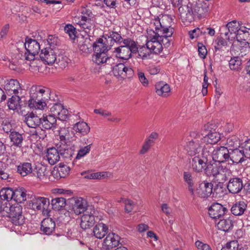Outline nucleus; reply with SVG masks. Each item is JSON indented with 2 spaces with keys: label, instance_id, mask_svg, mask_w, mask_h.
<instances>
[{
  "label": "nucleus",
  "instance_id": "obj_57",
  "mask_svg": "<svg viewBox=\"0 0 250 250\" xmlns=\"http://www.w3.org/2000/svg\"><path fill=\"white\" fill-rule=\"evenodd\" d=\"M224 182L219 181L218 183L216 184L215 186L213 187V194L215 195L216 196H221L223 195L224 193L225 188L223 187V183Z\"/></svg>",
  "mask_w": 250,
  "mask_h": 250
},
{
  "label": "nucleus",
  "instance_id": "obj_39",
  "mask_svg": "<svg viewBox=\"0 0 250 250\" xmlns=\"http://www.w3.org/2000/svg\"><path fill=\"white\" fill-rule=\"evenodd\" d=\"M32 171V166L30 163H22L17 166V172L23 177L31 174Z\"/></svg>",
  "mask_w": 250,
  "mask_h": 250
},
{
  "label": "nucleus",
  "instance_id": "obj_10",
  "mask_svg": "<svg viewBox=\"0 0 250 250\" xmlns=\"http://www.w3.org/2000/svg\"><path fill=\"white\" fill-rule=\"evenodd\" d=\"M24 46L26 52L24 53L25 59L27 61H34L35 55L39 53L40 49L39 43L35 40L27 38Z\"/></svg>",
  "mask_w": 250,
  "mask_h": 250
},
{
  "label": "nucleus",
  "instance_id": "obj_63",
  "mask_svg": "<svg viewBox=\"0 0 250 250\" xmlns=\"http://www.w3.org/2000/svg\"><path fill=\"white\" fill-rule=\"evenodd\" d=\"M108 35L114 41L115 43H121L123 42V38L121 35L117 32L110 31L108 33Z\"/></svg>",
  "mask_w": 250,
  "mask_h": 250
},
{
  "label": "nucleus",
  "instance_id": "obj_5",
  "mask_svg": "<svg viewBox=\"0 0 250 250\" xmlns=\"http://www.w3.org/2000/svg\"><path fill=\"white\" fill-rule=\"evenodd\" d=\"M7 204L3 207V210L8 214V217L10 221L15 226H21L23 225L25 222L24 216L22 214V208L18 203L9 206Z\"/></svg>",
  "mask_w": 250,
  "mask_h": 250
},
{
  "label": "nucleus",
  "instance_id": "obj_62",
  "mask_svg": "<svg viewBox=\"0 0 250 250\" xmlns=\"http://www.w3.org/2000/svg\"><path fill=\"white\" fill-rule=\"evenodd\" d=\"M102 39H103L105 44L106 45V48H107L108 51L110 50L112 46L114 45L115 42L114 41L112 40V39L110 38V37L108 35V34H104Z\"/></svg>",
  "mask_w": 250,
  "mask_h": 250
},
{
  "label": "nucleus",
  "instance_id": "obj_49",
  "mask_svg": "<svg viewBox=\"0 0 250 250\" xmlns=\"http://www.w3.org/2000/svg\"><path fill=\"white\" fill-rule=\"evenodd\" d=\"M229 250H248V245L239 244L238 241H231L226 244Z\"/></svg>",
  "mask_w": 250,
  "mask_h": 250
},
{
  "label": "nucleus",
  "instance_id": "obj_32",
  "mask_svg": "<svg viewBox=\"0 0 250 250\" xmlns=\"http://www.w3.org/2000/svg\"><path fill=\"white\" fill-rule=\"evenodd\" d=\"M89 206H87L85 200L80 198L75 201V204L73 205L72 209L76 215H79L81 213L83 214Z\"/></svg>",
  "mask_w": 250,
  "mask_h": 250
},
{
  "label": "nucleus",
  "instance_id": "obj_4",
  "mask_svg": "<svg viewBox=\"0 0 250 250\" xmlns=\"http://www.w3.org/2000/svg\"><path fill=\"white\" fill-rule=\"evenodd\" d=\"M172 22L171 17L168 15H165L155 19L151 24L154 26V31L160 34L167 32V34L170 35L173 34L174 31V28L171 27Z\"/></svg>",
  "mask_w": 250,
  "mask_h": 250
},
{
  "label": "nucleus",
  "instance_id": "obj_55",
  "mask_svg": "<svg viewBox=\"0 0 250 250\" xmlns=\"http://www.w3.org/2000/svg\"><path fill=\"white\" fill-rule=\"evenodd\" d=\"M47 45L46 47L52 48L54 50H57L56 47L60 45V42L57 37L53 35H49L47 39Z\"/></svg>",
  "mask_w": 250,
  "mask_h": 250
},
{
  "label": "nucleus",
  "instance_id": "obj_27",
  "mask_svg": "<svg viewBox=\"0 0 250 250\" xmlns=\"http://www.w3.org/2000/svg\"><path fill=\"white\" fill-rule=\"evenodd\" d=\"M55 226V223L52 218H45L42 221L41 230L44 234L50 235L54 230Z\"/></svg>",
  "mask_w": 250,
  "mask_h": 250
},
{
  "label": "nucleus",
  "instance_id": "obj_54",
  "mask_svg": "<svg viewBox=\"0 0 250 250\" xmlns=\"http://www.w3.org/2000/svg\"><path fill=\"white\" fill-rule=\"evenodd\" d=\"M208 7L206 3L202 2L197 3L194 8L193 13H195L199 16H203L208 12Z\"/></svg>",
  "mask_w": 250,
  "mask_h": 250
},
{
  "label": "nucleus",
  "instance_id": "obj_53",
  "mask_svg": "<svg viewBox=\"0 0 250 250\" xmlns=\"http://www.w3.org/2000/svg\"><path fill=\"white\" fill-rule=\"evenodd\" d=\"M35 176L40 180H46L47 179L49 171L43 166L38 167Z\"/></svg>",
  "mask_w": 250,
  "mask_h": 250
},
{
  "label": "nucleus",
  "instance_id": "obj_21",
  "mask_svg": "<svg viewBox=\"0 0 250 250\" xmlns=\"http://www.w3.org/2000/svg\"><path fill=\"white\" fill-rule=\"evenodd\" d=\"M50 112L53 116L61 120H65L67 117V110L63 108V105L61 103H54L53 106L50 107Z\"/></svg>",
  "mask_w": 250,
  "mask_h": 250
},
{
  "label": "nucleus",
  "instance_id": "obj_26",
  "mask_svg": "<svg viewBox=\"0 0 250 250\" xmlns=\"http://www.w3.org/2000/svg\"><path fill=\"white\" fill-rule=\"evenodd\" d=\"M24 122L28 127L35 128L41 124L42 118L32 112L26 115Z\"/></svg>",
  "mask_w": 250,
  "mask_h": 250
},
{
  "label": "nucleus",
  "instance_id": "obj_31",
  "mask_svg": "<svg viewBox=\"0 0 250 250\" xmlns=\"http://www.w3.org/2000/svg\"><path fill=\"white\" fill-rule=\"evenodd\" d=\"M244 151L238 149L231 150L229 151V162L231 161L232 163L238 164L243 162L244 159Z\"/></svg>",
  "mask_w": 250,
  "mask_h": 250
},
{
  "label": "nucleus",
  "instance_id": "obj_11",
  "mask_svg": "<svg viewBox=\"0 0 250 250\" xmlns=\"http://www.w3.org/2000/svg\"><path fill=\"white\" fill-rule=\"evenodd\" d=\"M114 75L118 79H130L134 76L133 69L125 63H119L112 67Z\"/></svg>",
  "mask_w": 250,
  "mask_h": 250
},
{
  "label": "nucleus",
  "instance_id": "obj_3",
  "mask_svg": "<svg viewBox=\"0 0 250 250\" xmlns=\"http://www.w3.org/2000/svg\"><path fill=\"white\" fill-rule=\"evenodd\" d=\"M206 174L208 176H213L218 181L225 182L228 179L230 170L226 167H224L220 164L215 162L208 163L205 169Z\"/></svg>",
  "mask_w": 250,
  "mask_h": 250
},
{
  "label": "nucleus",
  "instance_id": "obj_43",
  "mask_svg": "<svg viewBox=\"0 0 250 250\" xmlns=\"http://www.w3.org/2000/svg\"><path fill=\"white\" fill-rule=\"evenodd\" d=\"M183 179L185 182L187 184L188 187V189L191 194H194L193 186L194 184V179L191 173L188 171H185L183 173Z\"/></svg>",
  "mask_w": 250,
  "mask_h": 250
},
{
  "label": "nucleus",
  "instance_id": "obj_12",
  "mask_svg": "<svg viewBox=\"0 0 250 250\" xmlns=\"http://www.w3.org/2000/svg\"><path fill=\"white\" fill-rule=\"evenodd\" d=\"M238 42L246 41L244 42V46L241 47V52L246 53L249 51L250 43V28L242 26L240 27L239 33L235 35Z\"/></svg>",
  "mask_w": 250,
  "mask_h": 250
},
{
  "label": "nucleus",
  "instance_id": "obj_40",
  "mask_svg": "<svg viewBox=\"0 0 250 250\" xmlns=\"http://www.w3.org/2000/svg\"><path fill=\"white\" fill-rule=\"evenodd\" d=\"M217 227L220 230L224 231H228L233 228V222L230 217L221 219L217 223Z\"/></svg>",
  "mask_w": 250,
  "mask_h": 250
},
{
  "label": "nucleus",
  "instance_id": "obj_15",
  "mask_svg": "<svg viewBox=\"0 0 250 250\" xmlns=\"http://www.w3.org/2000/svg\"><path fill=\"white\" fill-rule=\"evenodd\" d=\"M228 211L227 208L220 204L213 203L208 208L209 216L214 219H219Z\"/></svg>",
  "mask_w": 250,
  "mask_h": 250
},
{
  "label": "nucleus",
  "instance_id": "obj_56",
  "mask_svg": "<svg viewBox=\"0 0 250 250\" xmlns=\"http://www.w3.org/2000/svg\"><path fill=\"white\" fill-rule=\"evenodd\" d=\"M241 60L238 57L231 58L229 62V66L231 70H238L241 69Z\"/></svg>",
  "mask_w": 250,
  "mask_h": 250
},
{
  "label": "nucleus",
  "instance_id": "obj_38",
  "mask_svg": "<svg viewBox=\"0 0 250 250\" xmlns=\"http://www.w3.org/2000/svg\"><path fill=\"white\" fill-rule=\"evenodd\" d=\"M247 208V205L244 201H239L234 204L231 208V213L235 216L242 215Z\"/></svg>",
  "mask_w": 250,
  "mask_h": 250
},
{
  "label": "nucleus",
  "instance_id": "obj_36",
  "mask_svg": "<svg viewBox=\"0 0 250 250\" xmlns=\"http://www.w3.org/2000/svg\"><path fill=\"white\" fill-rule=\"evenodd\" d=\"M46 157L48 163L52 165L56 164L60 159V153L55 147H51L47 149Z\"/></svg>",
  "mask_w": 250,
  "mask_h": 250
},
{
  "label": "nucleus",
  "instance_id": "obj_45",
  "mask_svg": "<svg viewBox=\"0 0 250 250\" xmlns=\"http://www.w3.org/2000/svg\"><path fill=\"white\" fill-rule=\"evenodd\" d=\"M51 205L54 210H62L66 205V199L63 197L55 198L51 200Z\"/></svg>",
  "mask_w": 250,
  "mask_h": 250
},
{
  "label": "nucleus",
  "instance_id": "obj_25",
  "mask_svg": "<svg viewBox=\"0 0 250 250\" xmlns=\"http://www.w3.org/2000/svg\"><path fill=\"white\" fill-rule=\"evenodd\" d=\"M9 137L10 142L12 143V146L21 148L22 146L25 134L24 133H20L15 130H13L10 133Z\"/></svg>",
  "mask_w": 250,
  "mask_h": 250
},
{
  "label": "nucleus",
  "instance_id": "obj_42",
  "mask_svg": "<svg viewBox=\"0 0 250 250\" xmlns=\"http://www.w3.org/2000/svg\"><path fill=\"white\" fill-rule=\"evenodd\" d=\"M21 94L13 95L8 100L7 105L11 110H15L20 107L21 98Z\"/></svg>",
  "mask_w": 250,
  "mask_h": 250
},
{
  "label": "nucleus",
  "instance_id": "obj_64",
  "mask_svg": "<svg viewBox=\"0 0 250 250\" xmlns=\"http://www.w3.org/2000/svg\"><path fill=\"white\" fill-rule=\"evenodd\" d=\"M68 58L66 56H59L57 59L56 63L62 68H65L68 64Z\"/></svg>",
  "mask_w": 250,
  "mask_h": 250
},
{
  "label": "nucleus",
  "instance_id": "obj_19",
  "mask_svg": "<svg viewBox=\"0 0 250 250\" xmlns=\"http://www.w3.org/2000/svg\"><path fill=\"white\" fill-rule=\"evenodd\" d=\"M179 16L183 22H191L193 20V11L190 4L179 8Z\"/></svg>",
  "mask_w": 250,
  "mask_h": 250
},
{
  "label": "nucleus",
  "instance_id": "obj_1",
  "mask_svg": "<svg viewBox=\"0 0 250 250\" xmlns=\"http://www.w3.org/2000/svg\"><path fill=\"white\" fill-rule=\"evenodd\" d=\"M49 89L41 86L33 85L30 89V98L28 104L30 108L36 109H43L51 100Z\"/></svg>",
  "mask_w": 250,
  "mask_h": 250
},
{
  "label": "nucleus",
  "instance_id": "obj_28",
  "mask_svg": "<svg viewBox=\"0 0 250 250\" xmlns=\"http://www.w3.org/2000/svg\"><path fill=\"white\" fill-rule=\"evenodd\" d=\"M203 137H201L203 143L213 145L216 144L221 139L220 135L217 132H212L207 134L202 133Z\"/></svg>",
  "mask_w": 250,
  "mask_h": 250
},
{
  "label": "nucleus",
  "instance_id": "obj_20",
  "mask_svg": "<svg viewBox=\"0 0 250 250\" xmlns=\"http://www.w3.org/2000/svg\"><path fill=\"white\" fill-rule=\"evenodd\" d=\"M208 164V160L200 154L195 155L191 162L192 168L196 172H201L205 170Z\"/></svg>",
  "mask_w": 250,
  "mask_h": 250
},
{
  "label": "nucleus",
  "instance_id": "obj_61",
  "mask_svg": "<svg viewBox=\"0 0 250 250\" xmlns=\"http://www.w3.org/2000/svg\"><path fill=\"white\" fill-rule=\"evenodd\" d=\"M65 32L68 35L71 40H74L76 37V28L72 24H67L64 28Z\"/></svg>",
  "mask_w": 250,
  "mask_h": 250
},
{
  "label": "nucleus",
  "instance_id": "obj_29",
  "mask_svg": "<svg viewBox=\"0 0 250 250\" xmlns=\"http://www.w3.org/2000/svg\"><path fill=\"white\" fill-rule=\"evenodd\" d=\"M42 127L45 129H51L56 128L57 125L56 117L52 115L47 116H43L42 118Z\"/></svg>",
  "mask_w": 250,
  "mask_h": 250
},
{
  "label": "nucleus",
  "instance_id": "obj_13",
  "mask_svg": "<svg viewBox=\"0 0 250 250\" xmlns=\"http://www.w3.org/2000/svg\"><path fill=\"white\" fill-rule=\"evenodd\" d=\"M50 205L48 198L38 197L33 198L29 202V207L34 210H42L43 214L48 213V208Z\"/></svg>",
  "mask_w": 250,
  "mask_h": 250
},
{
  "label": "nucleus",
  "instance_id": "obj_46",
  "mask_svg": "<svg viewBox=\"0 0 250 250\" xmlns=\"http://www.w3.org/2000/svg\"><path fill=\"white\" fill-rule=\"evenodd\" d=\"M157 34L159 37L158 39L162 45V47H163L164 46L165 48L168 47L172 42L171 38L173 34L168 35L167 32H163L161 34L157 32Z\"/></svg>",
  "mask_w": 250,
  "mask_h": 250
},
{
  "label": "nucleus",
  "instance_id": "obj_37",
  "mask_svg": "<svg viewBox=\"0 0 250 250\" xmlns=\"http://www.w3.org/2000/svg\"><path fill=\"white\" fill-rule=\"evenodd\" d=\"M69 171L70 168L68 166L60 164L57 170H54L53 171L52 174L56 179H59L61 178H65L68 175Z\"/></svg>",
  "mask_w": 250,
  "mask_h": 250
},
{
  "label": "nucleus",
  "instance_id": "obj_58",
  "mask_svg": "<svg viewBox=\"0 0 250 250\" xmlns=\"http://www.w3.org/2000/svg\"><path fill=\"white\" fill-rule=\"evenodd\" d=\"M82 175L84 176V178L88 179H99L102 177H104L105 174L102 172H83Z\"/></svg>",
  "mask_w": 250,
  "mask_h": 250
},
{
  "label": "nucleus",
  "instance_id": "obj_44",
  "mask_svg": "<svg viewBox=\"0 0 250 250\" xmlns=\"http://www.w3.org/2000/svg\"><path fill=\"white\" fill-rule=\"evenodd\" d=\"M9 159H7L6 163L0 161V179L7 180L9 178L10 168L7 164Z\"/></svg>",
  "mask_w": 250,
  "mask_h": 250
},
{
  "label": "nucleus",
  "instance_id": "obj_24",
  "mask_svg": "<svg viewBox=\"0 0 250 250\" xmlns=\"http://www.w3.org/2000/svg\"><path fill=\"white\" fill-rule=\"evenodd\" d=\"M242 26L240 24L239 22L236 21H232L229 22L226 27V28L228 30L229 32L225 33V35L227 39L228 40H230L229 36H228L229 33L230 35H232L230 37L231 39L236 38L235 35H236L237 33H239L240 27Z\"/></svg>",
  "mask_w": 250,
  "mask_h": 250
},
{
  "label": "nucleus",
  "instance_id": "obj_60",
  "mask_svg": "<svg viewBox=\"0 0 250 250\" xmlns=\"http://www.w3.org/2000/svg\"><path fill=\"white\" fill-rule=\"evenodd\" d=\"M92 44L90 43L89 39L86 38L82 42H80L79 43L80 49L83 52H88Z\"/></svg>",
  "mask_w": 250,
  "mask_h": 250
},
{
  "label": "nucleus",
  "instance_id": "obj_34",
  "mask_svg": "<svg viewBox=\"0 0 250 250\" xmlns=\"http://www.w3.org/2000/svg\"><path fill=\"white\" fill-rule=\"evenodd\" d=\"M155 89L157 95L162 97H167L170 92L169 85L163 82L157 83L155 84Z\"/></svg>",
  "mask_w": 250,
  "mask_h": 250
},
{
  "label": "nucleus",
  "instance_id": "obj_59",
  "mask_svg": "<svg viewBox=\"0 0 250 250\" xmlns=\"http://www.w3.org/2000/svg\"><path fill=\"white\" fill-rule=\"evenodd\" d=\"M228 46V42L222 37L218 38L215 41L214 48L216 51Z\"/></svg>",
  "mask_w": 250,
  "mask_h": 250
},
{
  "label": "nucleus",
  "instance_id": "obj_22",
  "mask_svg": "<svg viewBox=\"0 0 250 250\" xmlns=\"http://www.w3.org/2000/svg\"><path fill=\"white\" fill-rule=\"evenodd\" d=\"M106 53L107 52H95V54L93 56V61L98 65L104 63L112 65L114 63V59L108 57Z\"/></svg>",
  "mask_w": 250,
  "mask_h": 250
},
{
  "label": "nucleus",
  "instance_id": "obj_6",
  "mask_svg": "<svg viewBox=\"0 0 250 250\" xmlns=\"http://www.w3.org/2000/svg\"><path fill=\"white\" fill-rule=\"evenodd\" d=\"M188 141L184 146L188 155L195 156L198 154L203 147V142L201 140L200 135L197 131L190 132Z\"/></svg>",
  "mask_w": 250,
  "mask_h": 250
},
{
  "label": "nucleus",
  "instance_id": "obj_47",
  "mask_svg": "<svg viewBox=\"0 0 250 250\" xmlns=\"http://www.w3.org/2000/svg\"><path fill=\"white\" fill-rule=\"evenodd\" d=\"M26 193L23 188H19L14 190L13 199L17 203H22L26 200Z\"/></svg>",
  "mask_w": 250,
  "mask_h": 250
},
{
  "label": "nucleus",
  "instance_id": "obj_14",
  "mask_svg": "<svg viewBox=\"0 0 250 250\" xmlns=\"http://www.w3.org/2000/svg\"><path fill=\"white\" fill-rule=\"evenodd\" d=\"M57 50L50 47L42 49L40 54L41 60L47 64H52L57 61Z\"/></svg>",
  "mask_w": 250,
  "mask_h": 250
},
{
  "label": "nucleus",
  "instance_id": "obj_23",
  "mask_svg": "<svg viewBox=\"0 0 250 250\" xmlns=\"http://www.w3.org/2000/svg\"><path fill=\"white\" fill-rule=\"evenodd\" d=\"M213 192V185L207 181L202 182L198 189V194L201 198H207Z\"/></svg>",
  "mask_w": 250,
  "mask_h": 250
},
{
  "label": "nucleus",
  "instance_id": "obj_48",
  "mask_svg": "<svg viewBox=\"0 0 250 250\" xmlns=\"http://www.w3.org/2000/svg\"><path fill=\"white\" fill-rule=\"evenodd\" d=\"M202 147V152L200 155L203 157L207 158L208 161V158L212 159L213 154L216 150L213 146L212 145L206 144Z\"/></svg>",
  "mask_w": 250,
  "mask_h": 250
},
{
  "label": "nucleus",
  "instance_id": "obj_50",
  "mask_svg": "<svg viewBox=\"0 0 250 250\" xmlns=\"http://www.w3.org/2000/svg\"><path fill=\"white\" fill-rule=\"evenodd\" d=\"M123 46L130 50L133 54H136L138 51V47L136 42L130 38L124 39L122 42Z\"/></svg>",
  "mask_w": 250,
  "mask_h": 250
},
{
  "label": "nucleus",
  "instance_id": "obj_16",
  "mask_svg": "<svg viewBox=\"0 0 250 250\" xmlns=\"http://www.w3.org/2000/svg\"><path fill=\"white\" fill-rule=\"evenodd\" d=\"M227 187L230 193L234 194L239 193L244 188L243 180L238 177L230 178Z\"/></svg>",
  "mask_w": 250,
  "mask_h": 250
},
{
  "label": "nucleus",
  "instance_id": "obj_30",
  "mask_svg": "<svg viewBox=\"0 0 250 250\" xmlns=\"http://www.w3.org/2000/svg\"><path fill=\"white\" fill-rule=\"evenodd\" d=\"M109 229L106 225L103 223L97 224L93 228L94 235L98 239H102L108 233Z\"/></svg>",
  "mask_w": 250,
  "mask_h": 250
},
{
  "label": "nucleus",
  "instance_id": "obj_2",
  "mask_svg": "<svg viewBox=\"0 0 250 250\" xmlns=\"http://www.w3.org/2000/svg\"><path fill=\"white\" fill-rule=\"evenodd\" d=\"M75 19L78 20L77 23L85 33L89 36L93 34L96 27L95 18L89 7H81L77 11Z\"/></svg>",
  "mask_w": 250,
  "mask_h": 250
},
{
  "label": "nucleus",
  "instance_id": "obj_7",
  "mask_svg": "<svg viewBox=\"0 0 250 250\" xmlns=\"http://www.w3.org/2000/svg\"><path fill=\"white\" fill-rule=\"evenodd\" d=\"M147 42L146 45L147 49L152 53L158 54L163 50L162 45L158 39L159 37L157 32L154 29H149L147 31Z\"/></svg>",
  "mask_w": 250,
  "mask_h": 250
},
{
  "label": "nucleus",
  "instance_id": "obj_17",
  "mask_svg": "<svg viewBox=\"0 0 250 250\" xmlns=\"http://www.w3.org/2000/svg\"><path fill=\"white\" fill-rule=\"evenodd\" d=\"M120 238V237L115 233H108L103 242L104 248L106 250H110L118 246Z\"/></svg>",
  "mask_w": 250,
  "mask_h": 250
},
{
  "label": "nucleus",
  "instance_id": "obj_51",
  "mask_svg": "<svg viewBox=\"0 0 250 250\" xmlns=\"http://www.w3.org/2000/svg\"><path fill=\"white\" fill-rule=\"evenodd\" d=\"M14 190L10 188H3L0 190V197L1 200L8 202L13 200Z\"/></svg>",
  "mask_w": 250,
  "mask_h": 250
},
{
  "label": "nucleus",
  "instance_id": "obj_18",
  "mask_svg": "<svg viewBox=\"0 0 250 250\" xmlns=\"http://www.w3.org/2000/svg\"><path fill=\"white\" fill-rule=\"evenodd\" d=\"M229 150L225 146L218 147L212 155V160L219 163L229 161Z\"/></svg>",
  "mask_w": 250,
  "mask_h": 250
},
{
  "label": "nucleus",
  "instance_id": "obj_33",
  "mask_svg": "<svg viewBox=\"0 0 250 250\" xmlns=\"http://www.w3.org/2000/svg\"><path fill=\"white\" fill-rule=\"evenodd\" d=\"M86 140H88V139L84 138L81 141L80 143L81 144L79 146V150H78L77 154L75 157V160L80 159L82 157L86 156L90 151L92 146V143L87 145L85 146H83L86 144Z\"/></svg>",
  "mask_w": 250,
  "mask_h": 250
},
{
  "label": "nucleus",
  "instance_id": "obj_52",
  "mask_svg": "<svg viewBox=\"0 0 250 250\" xmlns=\"http://www.w3.org/2000/svg\"><path fill=\"white\" fill-rule=\"evenodd\" d=\"M94 52H107V48L106 47L105 43L102 38H99L95 42L92 44Z\"/></svg>",
  "mask_w": 250,
  "mask_h": 250
},
{
  "label": "nucleus",
  "instance_id": "obj_41",
  "mask_svg": "<svg viewBox=\"0 0 250 250\" xmlns=\"http://www.w3.org/2000/svg\"><path fill=\"white\" fill-rule=\"evenodd\" d=\"M115 52L117 53V56L124 60H127L131 58L132 53L130 52V50L121 45L119 47L115 48Z\"/></svg>",
  "mask_w": 250,
  "mask_h": 250
},
{
  "label": "nucleus",
  "instance_id": "obj_8",
  "mask_svg": "<svg viewBox=\"0 0 250 250\" xmlns=\"http://www.w3.org/2000/svg\"><path fill=\"white\" fill-rule=\"evenodd\" d=\"M96 217H98L96 210L93 207L89 206L81 217V228L85 230L93 227L96 222Z\"/></svg>",
  "mask_w": 250,
  "mask_h": 250
},
{
  "label": "nucleus",
  "instance_id": "obj_35",
  "mask_svg": "<svg viewBox=\"0 0 250 250\" xmlns=\"http://www.w3.org/2000/svg\"><path fill=\"white\" fill-rule=\"evenodd\" d=\"M73 129L77 134L78 133L82 136H84L89 132L90 128L87 123L82 121L74 124Z\"/></svg>",
  "mask_w": 250,
  "mask_h": 250
},
{
  "label": "nucleus",
  "instance_id": "obj_9",
  "mask_svg": "<svg viewBox=\"0 0 250 250\" xmlns=\"http://www.w3.org/2000/svg\"><path fill=\"white\" fill-rule=\"evenodd\" d=\"M0 82L8 95L21 94L22 89L19 81L16 79H6L0 78Z\"/></svg>",
  "mask_w": 250,
  "mask_h": 250
}]
</instances>
